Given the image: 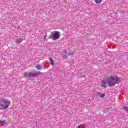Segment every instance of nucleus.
<instances>
[{
  "label": "nucleus",
  "instance_id": "nucleus-1",
  "mask_svg": "<svg viewBox=\"0 0 128 128\" xmlns=\"http://www.w3.org/2000/svg\"><path fill=\"white\" fill-rule=\"evenodd\" d=\"M107 80L110 86H116V84H120V77L114 75L110 76V78H107Z\"/></svg>",
  "mask_w": 128,
  "mask_h": 128
},
{
  "label": "nucleus",
  "instance_id": "nucleus-2",
  "mask_svg": "<svg viewBox=\"0 0 128 128\" xmlns=\"http://www.w3.org/2000/svg\"><path fill=\"white\" fill-rule=\"evenodd\" d=\"M10 105V101L6 100V99H2L0 100V106L4 110H6L8 106Z\"/></svg>",
  "mask_w": 128,
  "mask_h": 128
},
{
  "label": "nucleus",
  "instance_id": "nucleus-3",
  "mask_svg": "<svg viewBox=\"0 0 128 128\" xmlns=\"http://www.w3.org/2000/svg\"><path fill=\"white\" fill-rule=\"evenodd\" d=\"M42 73L40 72L34 73L30 72L28 74V78H34L36 76H42Z\"/></svg>",
  "mask_w": 128,
  "mask_h": 128
},
{
  "label": "nucleus",
  "instance_id": "nucleus-4",
  "mask_svg": "<svg viewBox=\"0 0 128 128\" xmlns=\"http://www.w3.org/2000/svg\"><path fill=\"white\" fill-rule=\"evenodd\" d=\"M58 38H60V32L55 31L52 36V40H58Z\"/></svg>",
  "mask_w": 128,
  "mask_h": 128
},
{
  "label": "nucleus",
  "instance_id": "nucleus-5",
  "mask_svg": "<svg viewBox=\"0 0 128 128\" xmlns=\"http://www.w3.org/2000/svg\"><path fill=\"white\" fill-rule=\"evenodd\" d=\"M108 86V83L106 82H102L101 83L102 88H106Z\"/></svg>",
  "mask_w": 128,
  "mask_h": 128
},
{
  "label": "nucleus",
  "instance_id": "nucleus-6",
  "mask_svg": "<svg viewBox=\"0 0 128 128\" xmlns=\"http://www.w3.org/2000/svg\"><path fill=\"white\" fill-rule=\"evenodd\" d=\"M0 124L1 126H4V124H6V120H0Z\"/></svg>",
  "mask_w": 128,
  "mask_h": 128
},
{
  "label": "nucleus",
  "instance_id": "nucleus-7",
  "mask_svg": "<svg viewBox=\"0 0 128 128\" xmlns=\"http://www.w3.org/2000/svg\"><path fill=\"white\" fill-rule=\"evenodd\" d=\"M50 61V64L52 66H54V60L52 59V58H49Z\"/></svg>",
  "mask_w": 128,
  "mask_h": 128
},
{
  "label": "nucleus",
  "instance_id": "nucleus-8",
  "mask_svg": "<svg viewBox=\"0 0 128 128\" xmlns=\"http://www.w3.org/2000/svg\"><path fill=\"white\" fill-rule=\"evenodd\" d=\"M36 68H37V70H41L42 69V66L38 64L36 66Z\"/></svg>",
  "mask_w": 128,
  "mask_h": 128
},
{
  "label": "nucleus",
  "instance_id": "nucleus-9",
  "mask_svg": "<svg viewBox=\"0 0 128 128\" xmlns=\"http://www.w3.org/2000/svg\"><path fill=\"white\" fill-rule=\"evenodd\" d=\"M22 40H24L23 38H18L17 40V42L18 44H20V42H22Z\"/></svg>",
  "mask_w": 128,
  "mask_h": 128
},
{
  "label": "nucleus",
  "instance_id": "nucleus-10",
  "mask_svg": "<svg viewBox=\"0 0 128 128\" xmlns=\"http://www.w3.org/2000/svg\"><path fill=\"white\" fill-rule=\"evenodd\" d=\"M98 94H99L100 98H104V96H106V95H104V94H100V92H98Z\"/></svg>",
  "mask_w": 128,
  "mask_h": 128
},
{
  "label": "nucleus",
  "instance_id": "nucleus-11",
  "mask_svg": "<svg viewBox=\"0 0 128 128\" xmlns=\"http://www.w3.org/2000/svg\"><path fill=\"white\" fill-rule=\"evenodd\" d=\"M95 2H96V4H100V2H102V0H95Z\"/></svg>",
  "mask_w": 128,
  "mask_h": 128
},
{
  "label": "nucleus",
  "instance_id": "nucleus-12",
  "mask_svg": "<svg viewBox=\"0 0 128 128\" xmlns=\"http://www.w3.org/2000/svg\"><path fill=\"white\" fill-rule=\"evenodd\" d=\"M123 109H124V110H126V112H128V106H124L123 108Z\"/></svg>",
  "mask_w": 128,
  "mask_h": 128
},
{
  "label": "nucleus",
  "instance_id": "nucleus-13",
  "mask_svg": "<svg viewBox=\"0 0 128 128\" xmlns=\"http://www.w3.org/2000/svg\"><path fill=\"white\" fill-rule=\"evenodd\" d=\"M24 76H28V74L26 73H24Z\"/></svg>",
  "mask_w": 128,
  "mask_h": 128
},
{
  "label": "nucleus",
  "instance_id": "nucleus-14",
  "mask_svg": "<svg viewBox=\"0 0 128 128\" xmlns=\"http://www.w3.org/2000/svg\"><path fill=\"white\" fill-rule=\"evenodd\" d=\"M63 52H64V54H68V51H66V50H64V51Z\"/></svg>",
  "mask_w": 128,
  "mask_h": 128
},
{
  "label": "nucleus",
  "instance_id": "nucleus-15",
  "mask_svg": "<svg viewBox=\"0 0 128 128\" xmlns=\"http://www.w3.org/2000/svg\"><path fill=\"white\" fill-rule=\"evenodd\" d=\"M47 36H48V35L44 36V38L45 39L46 38Z\"/></svg>",
  "mask_w": 128,
  "mask_h": 128
},
{
  "label": "nucleus",
  "instance_id": "nucleus-16",
  "mask_svg": "<svg viewBox=\"0 0 128 128\" xmlns=\"http://www.w3.org/2000/svg\"><path fill=\"white\" fill-rule=\"evenodd\" d=\"M72 54H74V53H72V54H68V56H72Z\"/></svg>",
  "mask_w": 128,
  "mask_h": 128
},
{
  "label": "nucleus",
  "instance_id": "nucleus-17",
  "mask_svg": "<svg viewBox=\"0 0 128 128\" xmlns=\"http://www.w3.org/2000/svg\"><path fill=\"white\" fill-rule=\"evenodd\" d=\"M76 128H80V125H79Z\"/></svg>",
  "mask_w": 128,
  "mask_h": 128
}]
</instances>
